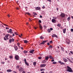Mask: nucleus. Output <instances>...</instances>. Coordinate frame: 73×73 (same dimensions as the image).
Segmentation results:
<instances>
[{
    "mask_svg": "<svg viewBox=\"0 0 73 73\" xmlns=\"http://www.w3.org/2000/svg\"><path fill=\"white\" fill-rule=\"evenodd\" d=\"M67 69L66 70V71L69 72H73V71L72 69V68H71L69 66H67Z\"/></svg>",
    "mask_w": 73,
    "mask_h": 73,
    "instance_id": "1",
    "label": "nucleus"
},
{
    "mask_svg": "<svg viewBox=\"0 0 73 73\" xmlns=\"http://www.w3.org/2000/svg\"><path fill=\"white\" fill-rule=\"evenodd\" d=\"M15 58L16 60H20V57L18 55H16L15 56Z\"/></svg>",
    "mask_w": 73,
    "mask_h": 73,
    "instance_id": "2",
    "label": "nucleus"
},
{
    "mask_svg": "<svg viewBox=\"0 0 73 73\" xmlns=\"http://www.w3.org/2000/svg\"><path fill=\"white\" fill-rule=\"evenodd\" d=\"M60 16L61 17L63 18V17H65V14L63 13H61Z\"/></svg>",
    "mask_w": 73,
    "mask_h": 73,
    "instance_id": "3",
    "label": "nucleus"
},
{
    "mask_svg": "<svg viewBox=\"0 0 73 73\" xmlns=\"http://www.w3.org/2000/svg\"><path fill=\"white\" fill-rule=\"evenodd\" d=\"M24 61H25V63L26 64V65H27V66H29V64L27 62V60H26V59L25 58Z\"/></svg>",
    "mask_w": 73,
    "mask_h": 73,
    "instance_id": "4",
    "label": "nucleus"
},
{
    "mask_svg": "<svg viewBox=\"0 0 73 73\" xmlns=\"http://www.w3.org/2000/svg\"><path fill=\"white\" fill-rule=\"evenodd\" d=\"M66 44L69 45V44H70V41L69 39H68L66 41Z\"/></svg>",
    "mask_w": 73,
    "mask_h": 73,
    "instance_id": "5",
    "label": "nucleus"
},
{
    "mask_svg": "<svg viewBox=\"0 0 73 73\" xmlns=\"http://www.w3.org/2000/svg\"><path fill=\"white\" fill-rule=\"evenodd\" d=\"M34 52H35V50L33 49L30 50L29 51V52L30 53H32V54H34Z\"/></svg>",
    "mask_w": 73,
    "mask_h": 73,
    "instance_id": "6",
    "label": "nucleus"
},
{
    "mask_svg": "<svg viewBox=\"0 0 73 73\" xmlns=\"http://www.w3.org/2000/svg\"><path fill=\"white\" fill-rule=\"evenodd\" d=\"M12 29H10L9 30L7 31V32L8 33H11V34H12L13 33V32H12Z\"/></svg>",
    "mask_w": 73,
    "mask_h": 73,
    "instance_id": "7",
    "label": "nucleus"
},
{
    "mask_svg": "<svg viewBox=\"0 0 73 73\" xmlns=\"http://www.w3.org/2000/svg\"><path fill=\"white\" fill-rule=\"evenodd\" d=\"M14 39L12 38V39H10L9 40V42L10 43H11V42H14Z\"/></svg>",
    "mask_w": 73,
    "mask_h": 73,
    "instance_id": "8",
    "label": "nucleus"
},
{
    "mask_svg": "<svg viewBox=\"0 0 73 73\" xmlns=\"http://www.w3.org/2000/svg\"><path fill=\"white\" fill-rule=\"evenodd\" d=\"M46 42H47V41L46 40L43 41L42 42L40 43V44H43V45H44V44H45V43Z\"/></svg>",
    "mask_w": 73,
    "mask_h": 73,
    "instance_id": "9",
    "label": "nucleus"
},
{
    "mask_svg": "<svg viewBox=\"0 0 73 73\" xmlns=\"http://www.w3.org/2000/svg\"><path fill=\"white\" fill-rule=\"evenodd\" d=\"M45 66H46V64H41L40 66L41 68H43V67H45Z\"/></svg>",
    "mask_w": 73,
    "mask_h": 73,
    "instance_id": "10",
    "label": "nucleus"
},
{
    "mask_svg": "<svg viewBox=\"0 0 73 73\" xmlns=\"http://www.w3.org/2000/svg\"><path fill=\"white\" fill-rule=\"evenodd\" d=\"M52 37H58V36H57V35H55V34H53L52 35Z\"/></svg>",
    "mask_w": 73,
    "mask_h": 73,
    "instance_id": "11",
    "label": "nucleus"
},
{
    "mask_svg": "<svg viewBox=\"0 0 73 73\" xmlns=\"http://www.w3.org/2000/svg\"><path fill=\"white\" fill-rule=\"evenodd\" d=\"M35 9L36 10H40L41 9V8L39 7H35Z\"/></svg>",
    "mask_w": 73,
    "mask_h": 73,
    "instance_id": "12",
    "label": "nucleus"
},
{
    "mask_svg": "<svg viewBox=\"0 0 73 73\" xmlns=\"http://www.w3.org/2000/svg\"><path fill=\"white\" fill-rule=\"evenodd\" d=\"M23 68L22 67H21L19 68V72H22V71L23 70Z\"/></svg>",
    "mask_w": 73,
    "mask_h": 73,
    "instance_id": "13",
    "label": "nucleus"
},
{
    "mask_svg": "<svg viewBox=\"0 0 73 73\" xmlns=\"http://www.w3.org/2000/svg\"><path fill=\"white\" fill-rule=\"evenodd\" d=\"M39 27H40V30H42V27L41 26V25L40 24H39Z\"/></svg>",
    "mask_w": 73,
    "mask_h": 73,
    "instance_id": "14",
    "label": "nucleus"
},
{
    "mask_svg": "<svg viewBox=\"0 0 73 73\" xmlns=\"http://www.w3.org/2000/svg\"><path fill=\"white\" fill-rule=\"evenodd\" d=\"M14 48L15 50H17V49H18V47H17V46H14Z\"/></svg>",
    "mask_w": 73,
    "mask_h": 73,
    "instance_id": "15",
    "label": "nucleus"
},
{
    "mask_svg": "<svg viewBox=\"0 0 73 73\" xmlns=\"http://www.w3.org/2000/svg\"><path fill=\"white\" fill-rule=\"evenodd\" d=\"M67 58L68 60L70 62H71V63H73V62L70 59H69V58Z\"/></svg>",
    "mask_w": 73,
    "mask_h": 73,
    "instance_id": "16",
    "label": "nucleus"
},
{
    "mask_svg": "<svg viewBox=\"0 0 73 73\" xmlns=\"http://www.w3.org/2000/svg\"><path fill=\"white\" fill-rule=\"evenodd\" d=\"M66 29H64L63 30V32L64 33H66Z\"/></svg>",
    "mask_w": 73,
    "mask_h": 73,
    "instance_id": "17",
    "label": "nucleus"
},
{
    "mask_svg": "<svg viewBox=\"0 0 73 73\" xmlns=\"http://www.w3.org/2000/svg\"><path fill=\"white\" fill-rule=\"evenodd\" d=\"M6 71L7 72H12V70H11V69H9L7 70Z\"/></svg>",
    "mask_w": 73,
    "mask_h": 73,
    "instance_id": "18",
    "label": "nucleus"
},
{
    "mask_svg": "<svg viewBox=\"0 0 73 73\" xmlns=\"http://www.w3.org/2000/svg\"><path fill=\"white\" fill-rule=\"evenodd\" d=\"M49 58L50 59H54V58H53V57H52V56H51L50 55L49 56Z\"/></svg>",
    "mask_w": 73,
    "mask_h": 73,
    "instance_id": "19",
    "label": "nucleus"
},
{
    "mask_svg": "<svg viewBox=\"0 0 73 73\" xmlns=\"http://www.w3.org/2000/svg\"><path fill=\"white\" fill-rule=\"evenodd\" d=\"M63 60L64 62H67L68 61V60L66 58H63Z\"/></svg>",
    "mask_w": 73,
    "mask_h": 73,
    "instance_id": "20",
    "label": "nucleus"
},
{
    "mask_svg": "<svg viewBox=\"0 0 73 73\" xmlns=\"http://www.w3.org/2000/svg\"><path fill=\"white\" fill-rule=\"evenodd\" d=\"M24 43H25V44H27V43H28V41L27 40H24Z\"/></svg>",
    "mask_w": 73,
    "mask_h": 73,
    "instance_id": "21",
    "label": "nucleus"
},
{
    "mask_svg": "<svg viewBox=\"0 0 73 73\" xmlns=\"http://www.w3.org/2000/svg\"><path fill=\"white\" fill-rule=\"evenodd\" d=\"M55 21H56V20H55V19H52V23H54Z\"/></svg>",
    "mask_w": 73,
    "mask_h": 73,
    "instance_id": "22",
    "label": "nucleus"
},
{
    "mask_svg": "<svg viewBox=\"0 0 73 73\" xmlns=\"http://www.w3.org/2000/svg\"><path fill=\"white\" fill-rule=\"evenodd\" d=\"M45 59L46 60H48V59H49V57L47 56V57H46L45 58Z\"/></svg>",
    "mask_w": 73,
    "mask_h": 73,
    "instance_id": "23",
    "label": "nucleus"
},
{
    "mask_svg": "<svg viewBox=\"0 0 73 73\" xmlns=\"http://www.w3.org/2000/svg\"><path fill=\"white\" fill-rule=\"evenodd\" d=\"M40 39H43V38H44V37H43V36H40Z\"/></svg>",
    "mask_w": 73,
    "mask_h": 73,
    "instance_id": "24",
    "label": "nucleus"
},
{
    "mask_svg": "<svg viewBox=\"0 0 73 73\" xmlns=\"http://www.w3.org/2000/svg\"><path fill=\"white\" fill-rule=\"evenodd\" d=\"M33 65L34 66H36V62H33Z\"/></svg>",
    "mask_w": 73,
    "mask_h": 73,
    "instance_id": "25",
    "label": "nucleus"
},
{
    "mask_svg": "<svg viewBox=\"0 0 73 73\" xmlns=\"http://www.w3.org/2000/svg\"><path fill=\"white\" fill-rule=\"evenodd\" d=\"M23 53H28V51L25 50L23 51Z\"/></svg>",
    "mask_w": 73,
    "mask_h": 73,
    "instance_id": "26",
    "label": "nucleus"
},
{
    "mask_svg": "<svg viewBox=\"0 0 73 73\" xmlns=\"http://www.w3.org/2000/svg\"><path fill=\"white\" fill-rule=\"evenodd\" d=\"M70 19V17H68L67 19L68 21H69Z\"/></svg>",
    "mask_w": 73,
    "mask_h": 73,
    "instance_id": "27",
    "label": "nucleus"
},
{
    "mask_svg": "<svg viewBox=\"0 0 73 73\" xmlns=\"http://www.w3.org/2000/svg\"><path fill=\"white\" fill-rule=\"evenodd\" d=\"M40 70V71H41V72H42V70H43V71H44L45 70V69H44V68H42V69H41Z\"/></svg>",
    "mask_w": 73,
    "mask_h": 73,
    "instance_id": "28",
    "label": "nucleus"
},
{
    "mask_svg": "<svg viewBox=\"0 0 73 73\" xmlns=\"http://www.w3.org/2000/svg\"><path fill=\"white\" fill-rule=\"evenodd\" d=\"M17 45L19 47V48H20V43H17Z\"/></svg>",
    "mask_w": 73,
    "mask_h": 73,
    "instance_id": "29",
    "label": "nucleus"
},
{
    "mask_svg": "<svg viewBox=\"0 0 73 73\" xmlns=\"http://www.w3.org/2000/svg\"><path fill=\"white\" fill-rule=\"evenodd\" d=\"M9 34H7L5 36V37H8V36H9Z\"/></svg>",
    "mask_w": 73,
    "mask_h": 73,
    "instance_id": "30",
    "label": "nucleus"
},
{
    "mask_svg": "<svg viewBox=\"0 0 73 73\" xmlns=\"http://www.w3.org/2000/svg\"><path fill=\"white\" fill-rule=\"evenodd\" d=\"M61 65H65V64L63 62H61Z\"/></svg>",
    "mask_w": 73,
    "mask_h": 73,
    "instance_id": "31",
    "label": "nucleus"
},
{
    "mask_svg": "<svg viewBox=\"0 0 73 73\" xmlns=\"http://www.w3.org/2000/svg\"><path fill=\"white\" fill-rule=\"evenodd\" d=\"M52 64H57V62H52Z\"/></svg>",
    "mask_w": 73,
    "mask_h": 73,
    "instance_id": "32",
    "label": "nucleus"
},
{
    "mask_svg": "<svg viewBox=\"0 0 73 73\" xmlns=\"http://www.w3.org/2000/svg\"><path fill=\"white\" fill-rule=\"evenodd\" d=\"M33 14H34L35 15H37V14L36 13L33 12Z\"/></svg>",
    "mask_w": 73,
    "mask_h": 73,
    "instance_id": "33",
    "label": "nucleus"
},
{
    "mask_svg": "<svg viewBox=\"0 0 73 73\" xmlns=\"http://www.w3.org/2000/svg\"><path fill=\"white\" fill-rule=\"evenodd\" d=\"M26 14H27V15H31V14H30V13H26Z\"/></svg>",
    "mask_w": 73,
    "mask_h": 73,
    "instance_id": "34",
    "label": "nucleus"
},
{
    "mask_svg": "<svg viewBox=\"0 0 73 73\" xmlns=\"http://www.w3.org/2000/svg\"><path fill=\"white\" fill-rule=\"evenodd\" d=\"M9 58H13V56H9Z\"/></svg>",
    "mask_w": 73,
    "mask_h": 73,
    "instance_id": "35",
    "label": "nucleus"
},
{
    "mask_svg": "<svg viewBox=\"0 0 73 73\" xmlns=\"http://www.w3.org/2000/svg\"><path fill=\"white\" fill-rule=\"evenodd\" d=\"M47 31L48 32H50V29H48Z\"/></svg>",
    "mask_w": 73,
    "mask_h": 73,
    "instance_id": "36",
    "label": "nucleus"
},
{
    "mask_svg": "<svg viewBox=\"0 0 73 73\" xmlns=\"http://www.w3.org/2000/svg\"><path fill=\"white\" fill-rule=\"evenodd\" d=\"M38 58L39 59V60H40L41 58H42V57H38Z\"/></svg>",
    "mask_w": 73,
    "mask_h": 73,
    "instance_id": "37",
    "label": "nucleus"
},
{
    "mask_svg": "<svg viewBox=\"0 0 73 73\" xmlns=\"http://www.w3.org/2000/svg\"><path fill=\"white\" fill-rule=\"evenodd\" d=\"M19 68H20V66H16L17 69H19Z\"/></svg>",
    "mask_w": 73,
    "mask_h": 73,
    "instance_id": "38",
    "label": "nucleus"
},
{
    "mask_svg": "<svg viewBox=\"0 0 73 73\" xmlns=\"http://www.w3.org/2000/svg\"><path fill=\"white\" fill-rule=\"evenodd\" d=\"M70 31H71V32H73V29H71L70 30Z\"/></svg>",
    "mask_w": 73,
    "mask_h": 73,
    "instance_id": "39",
    "label": "nucleus"
},
{
    "mask_svg": "<svg viewBox=\"0 0 73 73\" xmlns=\"http://www.w3.org/2000/svg\"><path fill=\"white\" fill-rule=\"evenodd\" d=\"M38 22L39 23H41V20H39L38 21Z\"/></svg>",
    "mask_w": 73,
    "mask_h": 73,
    "instance_id": "40",
    "label": "nucleus"
},
{
    "mask_svg": "<svg viewBox=\"0 0 73 73\" xmlns=\"http://www.w3.org/2000/svg\"><path fill=\"white\" fill-rule=\"evenodd\" d=\"M57 26H58V27H60L61 26V24H58L57 25Z\"/></svg>",
    "mask_w": 73,
    "mask_h": 73,
    "instance_id": "41",
    "label": "nucleus"
},
{
    "mask_svg": "<svg viewBox=\"0 0 73 73\" xmlns=\"http://www.w3.org/2000/svg\"><path fill=\"white\" fill-rule=\"evenodd\" d=\"M52 42H53V41L52 40H51L50 41V44H52Z\"/></svg>",
    "mask_w": 73,
    "mask_h": 73,
    "instance_id": "42",
    "label": "nucleus"
},
{
    "mask_svg": "<svg viewBox=\"0 0 73 73\" xmlns=\"http://www.w3.org/2000/svg\"><path fill=\"white\" fill-rule=\"evenodd\" d=\"M50 29L51 31H53V28H50Z\"/></svg>",
    "mask_w": 73,
    "mask_h": 73,
    "instance_id": "43",
    "label": "nucleus"
},
{
    "mask_svg": "<svg viewBox=\"0 0 73 73\" xmlns=\"http://www.w3.org/2000/svg\"><path fill=\"white\" fill-rule=\"evenodd\" d=\"M46 61H45V60H44L43 61V63H44V64L45 63V62H46Z\"/></svg>",
    "mask_w": 73,
    "mask_h": 73,
    "instance_id": "44",
    "label": "nucleus"
},
{
    "mask_svg": "<svg viewBox=\"0 0 73 73\" xmlns=\"http://www.w3.org/2000/svg\"><path fill=\"white\" fill-rule=\"evenodd\" d=\"M4 40H5L6 41L7 40V39L5 38V37H4Z\"/></svg>",
    "mask_w": 73,
    "mask_h": 73,
    "instance_id": "45",
    "label": "nucleus"
},
{
    "mask_svg": "<svg viewBox=\"0 0 73 73\" xmlns=\"http://www.w3.org/2000/svg\"><path fill=\"white\" fill-rule=\"evenodd\" d=\"M5 63V62H3L1 63V64H4V63Z\"/></svg>",
    "mask_w": 73,
    "mask_h": 73,
    "instance_id": "46",
    "label": "nucleus"
},
{
    "mask_svg": "<svg viewBox=\"0 0 73 73\" xmlns=\"http://www.w3.org/2000/svg\"><path fill=\"white\" fill-rule=\"evenodd\" d=\"M15 35H18V34H17V32H15Z\"/></svg>",
    "mask_w": 73,
    "mask_h": 73,
    "instance_id": "47",
    "label": "nucleus"
},
{
    "mask_svg": "<svg viewBox=\"0 0 73 73\" xmlns=\"http://www.w3.org/2000/svg\"><path fill=\"white\" fill-rule=\"evenodd\" d=\"M9 29V27H6V29Z\"/></svg>",
    "mask_w": 73,
    "mask_h": 73,
    "instance_id": "48",
    "label": "nucleus"
},
{
    "mask_svg": "<svg viewBox=\"0 0 73 73\" xmlns=\"http://www.w3.org/2000/svg\"><path fill=\"white\" fill-rule=\"evenodd\" d=\"M48 1H49V2H52V0H47Z\"/></svg>",
    "mask_w": 73,
    "mask_h": 73,
    "instance_id": "49",
    "label": "nucleus"
},
{
    "mask_svg": "<svg viewBox=\"0 0 73 73\" xmlns=\"http://www.w3.org/2000/svg\"><path fill=\"white\" fill-rule=\"evenodd\" d=\"M44 28H46V26L44 25L43 26Z\"/></svg>",
    "mask_w": 73,
    "mask_h": 73,
    "instance_id": "50",
    "label": "nucleus"
},
{
    "mask_svg": "<svg viewBox=\"0 0 73 73\" xmlns=\"http://www.w3.org/2000/svg\"><path fill=\"white\" fill-rule=\"evenodd\" d=\"M49 48H52V45H50L49 46Z\"/></svg>",
    "mask_w": 73,
    "mask_h": 73,
    "instance_id": "51",
    "label": "nucleus"
},
{
    "mask_svg": "<svg viewBox=\"0 0 73 73\" xmlns=\"http://www.w3.org/2000/svg\"><path fill=\"white\" fill-rule=\"evenodd\" d=\"M61 49L62 51H64V48H63V47H62Z\"/></svg>",
    "mask_w": 73,
    "mask_h": 73,
    "instance_id": "52",
    "label": "nucleus"
},
{
    "mask_svg": "<svg viewBox=\"0 0 73 73\" xmlns=\"http://www.w3.org/2000/svg\"><path fill=\"white\" fill-rule=\"evenodd\" d=\"M51 62H53V61H54V60L53 59L51 60Z\"/></svg>",
    "mask_w": 73,
    "mask_h": 73,
    "instance_id": "53",
    "label": "nucleus"
},
{
    "mask_svg": "<svg viewBox=\"0 0 73 73\" xmlns=\"http://www.w3.org/2000/svg\"><path fill=\"white\" fill-rule=\"evenodd\" d=\"M13 72L14 73H17V72L15 71H13Z\"/></svg>",
    "mask_w": 73,
    "mask_h": 73,
    "instance_id": "54",
    "label": "nucleus"
},
{
    "mask_svg": "<svg viewBox=\"0 0 73 73\" xmlns=\"http://www.w3.org/2000/svg\"><path fill=\"white\" fill-rule=\"evenodd\" d=\"M47 45H50V43H49V42H48L47 43Z\"/></svg>",
    "mask_w": 73,
    "mask_h": 73,
    "instance_id": "55",
    "label": "nucleus"
},
{
    "mask_svg": "<svg viewBox=\"0 0 73 73\" xmlns=\"http://www.w3.org/2000/svg\"><path fill=\"white\" fill-rule=\"evenodd\" d=\"M61 62H61V61H58V63H60V64H61Z\"/></svg>",
    "mask_w": 73,
    "mask_h": 73,
    "instance_id": "56",
    "label": "nucleus"
},
{
    "mask_svg": "<svg viewBox=\"0 0 73 73\" xmlns=\"http://www.w3.org/2000/svg\"><path fill=\"white\" fill-rule=\"evenodd\" d=\"M42 8H43V9H44V8H45V6H43V7H42Z\"/></svg>",
    "mask_w": 73,
    "mask_h": 73,
    "instance_id": "57",
    "label": "nucleus"
},
{
    "mask_svg": "<svg viewBox=\"0 0 73 73\" xmlns=\"http://www.w3.org/2000/svg\"><path fill=\"white\" fill-rule=\"evenodd\" d=\"M70 52L71 53V54H73V52H72V51H71Z\"/></svg>",
    "mask_w": 73,
    "mask_h": 73,
    "instance_id": "58",
    "label": "nucleus"
},
{
    "mask_svg": "<svg viewBox=\"0 0 73 73\" xmlns=\"http://www.w3.org/2000/svg\"><path fill=\"white\" fill-rule=\"evenodd\" d=\"M22 73H25V71H23Z\"/></svg>",
    "mask_w": 73,
    "mask_h": 73,
    "instance_id": "59",
    "label": "nucleus"
},
{
    "mask_svg": "<svg viewBox=\"0 0 73 73\" xmlns=\"http://www.w3.org/2000/svg\"><path fill=\"white\" fill-rule=\"evenodd\" d=\"M7 59H8V58H5V60H7Z\"/></svg>",
    "mask_w": 73,
    "mask_h": 73,
    "instance_id": "60",
    "label": "nucleus"
},
{
    "mask_svg": "<svg viewBox=\"0 0 73 73\" xmlns=\"http://www.w3.org/2000/svg\"><path fill=\"white\" fill-rule=\"evenodd\" d=\"M40 18H42V16L41 15H40Z\"/></svg>",
    "mask_w": 73,
    "mask_h": 73,
    "instance_id": "61",
    "label": "nucleus"
},
{
    "mask_svg": "<svg viewBox=\"0 0 73 73\" xmlns=\"http://www.w3.org/2000/svg\"><path fill=\"white\" fill-rule=\"evenodd\" d=\"M53 73V72H52V71H50L49 72V73Z\"/></svg>",
    "mask_w": 73,
    "mask_h": 73,
    "instance_id": "62",
    "label": "nucleus"
},
{
    "mask_svg": "<svg viewBox=\"0 0 73 73\" xmlns=\"http://www.w3.org/2000/svg\"><path fill=\"white\" fill-rule=\"evenodd\" d=\"M71 60H72V61H73V58H71Z\"/></svg>",
    "mask_w": 73,
    "mask_h": 73,
    "instance_id": "63",
    "label": "nucleus"
},
{
    "mask_svg": "<svg viewBox=\"0 0 73 73\" xmlns=\"http://www.w3.org/2000/svg\"><path fill=\"white\" fill-rule=\"evenodd\" d=\"M41 73H44V71H43L41 72Z\"/></svg>",
    "mask_w": 73,
    "mask_h": 73,
    "instance_id": "64",
    "label": "nucleus"
}]
</instances>
